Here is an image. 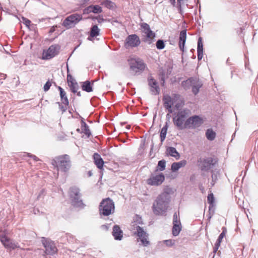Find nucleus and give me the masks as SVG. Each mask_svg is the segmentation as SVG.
Instances as JSON below:
<instances>
[{"label":"nucleus","mask_w":258,"mask_h":258,"mask_svg":"<svg viewBox=\"0 0 258 258\" xmlns=\"http://www.w3.org/2000/svg\"><path fill=\"white\" fill-rule=\"evenodd\" d=\"M170 196L169 192L164 190L156 198L152 208L154 214L156 216L163 215L169 207Z\"/></svg>","instance_id":"obj_1"},{"label":"nucleus","mask_w":258,"mask_h":258,"mask_svg":"<svg viewBox=\"0 0 258 258\" xmlns=\"http://www.w3.org/2000/svg\"><path fill=\"white\" fill-rule=\"evenodd\" d=\"M190 114L191 111L189 109L179 110L173 117L174 124L179 130L186 128L185 121Z\"/></svg>","instance_id":"obj_2"},{"label":"nucleus","mask_w":258,"mask_h":258,"mask_svg":"<svg viewBox=\"0 0 258 258\" xmlns=\"http://www.w3.org/2000/svg\"><path fill=\"white\" fill-rule=\"evenodd\" d=\"M52 164L57 167L58 170L63 172H68L71 167L70 157L67 154L56 157L52 160Z\"/></svg>","instance_id":"obj_3"},{"label":"nucleus","mask_w":258,"mask_h":258,"mask_svg":"<svg viewBox=\"0 0 258 258\" xmlns=\"http://www.w3.org/2000/svg\"><path fill=\"white\" fill-rule=\"evenodd\" d=\"M99 210L101 216H109L114 212V203L110 198H106L100 203Z\"/></svg>","instance_id":"obj_4"},{"label":"nucleus","mask_w":258,"mask_h":258,"mask_svg":"<svg viewBox=\"0 0 258 258\" xmlns=\"http://www.w3.org/2000/svg\"><path fill=\"white\" fill-rule=\"evenodd\" d=\"M70 196L72 205L75 208L83 209L85 205L81 199L80 189L76 187L73 186L70 188Z\"/></svg>","instance_id":"obj_5"},{"label":"nucleus","mask_w":258,"mask_h":258,"mask_svg":"<svg viewBox=\"0 0 258 258\" xmlns=\"http://www.w3.org/2000/svg\"><path fill=\"white\" fill-rule=\"evenodd\" d=\"M128 61L130 69L135 74L143 72L146 68L143 60L139 58H131Z\"/></svg>","instance_id":"obj_6"},{"label":"nucleus","mask_w":258,"mask_h":258,"mask_svg":"<svg viewBox=\"0 0 258 258\" xmlns=\"http://www.w3.org/2000/svg\"><path fill=\"white\" fill-rule=\"evenodd\" d=\"M82 16L78 13H75L68 16L63 21L62 26L66 29L72 28L82 20Z\"/></svg>","instance_id":"obj_7"},{"label":"nucleus","mask_w":258,"mask_h":258,"mask_svg":"<svg viewBox=\"0 0 258 258\" xmlns=\"http://www.w3.org/2000/svg\"><path fill=\"white\" fill-rule=\"evenodd\" d=\"M136 228V231L135 232L134 234L137 235L139 239L142 243V244L144 246H147L150 244V241L148 240V234L143 228L137 224H134L133 225Z\"/></svg>","instance_id":"obj_8"},{"label":"nucleus","mask_w":258,"mask_h":258,"mask_svg":"<svg viewBox=\"0 0 258 258\" xmlns=\"http://www.w3.org/2000/svg\"><path fill=\"white\" fill-rule=\"evenodd\" d=\"M198 165L202 171H209L216 163L215 160L212 157L200 158L198 161Z\"/></svg>","instance_id":"obj_9"},{"label":"nucleus","mask_w":258,"mask_h":258,"mask_svg":"<svg viewBox=\"0 0 258 258\" xmlns=\"http://www.w3.org/2000/svg\"><path fill=\"white\" fill-rule=\"evenodd\" d=\"M60 47L58 44L51 45L47 50H44L42 53V59L44 60L50 59L59 53Z\"/></svg>","instance_id":"obj_10"},{"label":"nucleus","mask_w":258,"mask_h":258,"mask_svg":"<svg viewBox=\"0 0 258 258\" xmlns=\"http://www.w3.org/2000/svg\"><path fill=\"white\" fill-rule=\"evenodd\" d=\"M203 123L202 117L199 115H193L188 117L185 121V127L188 128H195L200 126Z\"/></svg>","instance_id":"obj_11"},{"label":"nucleus","mask_w":258,"mask_h":258,"mask_svg":"<svg viewBox=\"0 0 258 258\" xmlns=\"http://www.w3.org/2000/svg\"><path fill=\"white\" fill-rule=\"evenodd\" d=\"M42 243L45 247L46 254H53L57 251V248L54 243L49 239L43 237Z\"/></svg>","instance_id":"obj_12"},{"label":"nucleus","mask_w":258,"mask_h":258,"mask_svg":"<svg viewBox=\"0 0 258 258\" xmlns=\"http://www.w3.org/2000/svg\"><path fill=\"white\" fill-rule=\"evenodd\" d=\"M165 180V176L162 173L158 175L152 174L150 177L147 180V183L151 185H159Z\"/></svg>","instance_id":"obj_13"},{"label":"nucleus","mask_w":258,"mask_h":258,"mask_svg":"<svg viewBox=\"0 0 258 258\" xmlns=\"http://www.w3.org/2000/svg\"><path fill=\"white\" fill-rule=\"evenodd\" d=\"M141 43L139 37L136 34L128 35L126 39L125 46L126 48L135 47L139 46Z\"/></svg>","instance_id":"obj_14"},{"label":"nucleus","mask_w":258,"mask_h":258,"mask_svg":"<svg viewBox=\"0 0 258 258\" xmlns=\"http://www.w3.org/2000/svg\"><path fill=\"white\" fill-rule=\"evenodd\" d=\"M148 83L151 94L153 95H159L160 92V89L157 81L152 76H150L148 78Z\"/></svg>","instance_id":"obj_15"},{"label":"nucleus","mask_w":258,"mask_h":258,"mask_svg":"<svg viewBox=\"0 0 258 258\" xmlns=\"http://www.w3.org/2000/svg\"><path fill=\"white\" fill-rule=\"evenodd\" d=\"M0 240L4 246L8 249H14L16 248H19L20 246L18 243L12 242L9 238L5 235L0 236Z\"/></svg>","instance_id":"obj_16"},{"label":"nucleus","mask_w":258,"mask_h":258,"mask_svg":"<svg viewBox=\"0 0 258 258\" xmlns=\"http://www.w3.org/2000/svg\"><path fill=\"white\" fill-rule=\"evenodd\" d=\"M163 100L164 107L168 110L169 113H172L173 112L172 106L173 104V102L171 97L169 95L165 96L163 98Z\"/></svg>","instance_id":"obj_17"},{"label":"nucleus","mask_w":258,"mask_h":258,"mask_svg":"<svg viewBox=\"0 0 258 258\" xmlns=\"http://www.w3.org/2000/svg\"><path fill=\"white\" fill-rule=\"evenodd\" d=\"M112 235L116 240H121L122 239L123 237V232L118 225H115L113 226Z\"/></svg>","instance_id":"obj_18"},{"label":"nucleus","mask_w":258,"mask_h":258,"mask_svg":"<svg viewBox=\"0 0 258 258\" xmlns=\"http://www.w3.org/2000/svg\"><path fill=\"white\" fill-rule=\"evenodd\" d=\"M192 84V92L196 95L199 93V89L202 87L203 84L202 82L197 78H194V81Z\"/></svg>","instance_id":"obj_19"},{"label":"nucleus","mask_w":258,"mask_h":258,"mask_svg":"<svg viewBox=\"0 0 258 258\" xmlns=\"http://www.w3.org/2000/svg\"><path fill=\"white\" fill-rule=\"evenodd\" d=\"M93 159L95 164L96 165L97 167L99 169H102L104 162L100 155L97 153H95L93 155Z\"/></svg>","instance_id":"obj_20"},{"label":"nucleus","mask_w":258,"mask_h":258,"mask_svg":"<svg viewBox=\"0 0 258 258\" xmlns=\"http://www.w3.org/2000/svg\"><path fill=\"white\" fill-rule=\"evenodd\" d=\"M186 39V30H182L179 34V47L181 50L183 51L184 45Z\"/></svg>","instance_id":"obj_21"},{"label":"nucleus","mask_w":258,"mask_h":258,"mask_svg":"<svg viewBox=\"0 0 258 258\" xmlns=\"http://www.w3.org/2000/svg\"><path fill=\"white\" fill-rule=\"evenodd\" d=\"M102 11V8L98 5H91L85 9L84 13H91L92 12L95 14H99Z\"/></svg>","instance_id":"obj_22"},{"label":"nucleus","mask_w":258,"mask_h":258,"mask_svg":"<svg viewBox=\"0 0 258 258\" xmlns=\"http://www.w3.org/2000/svg\"><path fill=\"white\" fill-rule=\"evenodd\" d=\"M197 52L198 59L199 60H200L202 59L203 56V44L202 42V39L201 37L199 38L198 41Z\"/></svg>","instance_id":"obj_23"},{"label":"nucleus","mask_w":258,"mask_h":258,"mask_svg":"<svg viewBox=\"0 0 258 258\" xmlns=\"http://www.w3.org/2000/svg\"><path fill=\"white\" fill-rule=\"evenodd\" d=\"M58 89L60 92V96L62 103L65 105L68 106L69 105V102L66 92L60 86L58 87Z\"/></svg>","instance_id":"obj_24"},{"label":"nucleus","mask_w":258,"mask_h":258,"mask_svg":"<svg viewBox=\"0 0 258 258\" xmlns=\"http://www.w3.org/2000/svg\"><path fill=\"white\" fill-rule=\"evenodd\" d=\"M167 152L170 156L174 157L177 160L180 158V154L174 147H169L167 148Z\"/></svg>","instance_id":"obj_25"},{"label":"nucleus","mask_w":258,"mask_h":258,"mask_svg":"<svg viewBox=\"0 0 258 258\" xmlns=\"http://www.w3.org/2000/svg\"><path fill=\"white\" fill-rule=\"evenodd\" d=\"M81 128L82 132L87 136L88 138L91 136V133L89 126L84 121L83 118H82L81 119Z\"/></svg>","instance_id":"obj_26"},{"label":"nucleus","mask_w":258,"mask_h":258,"mask_svg":"<svg viewBox=\"0 0 258 258\" xmlns=\"http://www.w3.org/2000/svg\"><path fill=\"white\" fill-rule=\"evenodd\" d=\"M93 82L91 83L89 81H86L84 82L82 84V90L87 92H91L93 91Z\"/></svg>","instance_id":"obj_27"},{"label":"nucleus","mask_w":258,"mask_h":258,"mask_svg":"<svg viewBox=\"0 0 258 258\" xmlns=\"http://www.w3.org/2000/svg\"><path fill=\"white\" fill-rule=\"evenodd\" d=\"M169 127V124L167 121H166L165 123L164 126L163 127V128L161 129L160 131V140L161 143H162L165 140L167 134V132L168 128Z\"/></svg>","instance_id":"obj_28"},{"label":"nucleus","mask_w":258,"mask_h":258,"mask_svg":"<svg viewBox=\"0 0 258 258\" xmlns=\"http://www.w3.org/2000/svg\"><path fill=\"white\" fill-rule=\"evenodd\" d=\"M194 81V78L191 77L185 81H183L181 83V86L185 90H187L192 86V83Z\"/></svg>","instance_id":"obj_29"},{"label":"nucleus","mask_w":258,"mask_h":258,"mask_svg":"<svg viewBox=\"0 0 258 258\" xmlns=\"http://www.w3.org/2000/svg\"><path fill=\"white\" fill-rule=\"evenodd\" d=\"M100 29L96 25H93L90 31V37H95L99 35Z\"/></svg>","instance_id":"obj_30"},{"label":"nucleus","mask_w":258,"mask_h":258,"mask_svg":"<svg viewBox=\"0 0 258 258\" xmlns=\"http://www.w3.org/2000/svg\"><path fill=\"white\" fill-rule=\"evenodd\" d=\"M173 226L172 227V234L174 236H177L181 230V223L173 224Z\"/></svg>","instance_id":"obj_31"},{"label":"nucleus","mask_w":258,"mask_h":258,"mask_svg":"<svg viewBox=\"0 0 258 258\" xmlns=\"http://www.w3.org/2000/svg\"><path fill=\"white\" fill-rule=\"evenodd\" d=\"M144 33L147 37L145 41L147 42L148 44H151L152 43V39L155 37V33L151 29Z\"/></svg>","instance_id":"obj_32"},{"label":"nucleus","mask_w":258,"mask_h":258,"mask_svg":"<svg viewBox=\"0 0 258 258\" xmlns=\"http://www.w3.org/2000/svg\"><path fill=\"white\" fill-rule=\"evenodd\" d=\"M206 137L208 140L213 141L216 137V133L212 128H209L206 132Z\"/></svg>","instance_id":"obj_33"},{"label":"nucleus","mask_w":258,"mask_h":258,"mask_svg":"<svg viewBox=\"0 0 258 258\" xmlns=\"http://www.w3.org/2000/svg\"><path fill=\"white\" fill-rule=\"evenodd\" d=\"M101 4L109 9H113L114 7V3L109 0H104L101 3Z\"/></svg>","instance_id":"obj_34"},{"label":"nucleus","mask_w":258,"mask_h":258,"mask_svg":"<svg viewBox=\"0 0 258 258\" xmlns=\"http://www.w3.org/2000/svg\"><path fill=\"white\" fill-rule=\"evenodd\" d=\"M166 162L164 160H160L158 163L157 167L158 168L157 170H159L160 171H163L165 169L166 167Z\"/></svg>","instance_id":"obj_35"},{"label":"nucleus","mask_w":258,"mask_h":258,"mask_svg":"<svg viewBox=\"0 0 258 258\" xmlns=\"http://www.w3.org/2000/svg\"><path fill=\"white\" fill-rule=\"evenodd\" d=\"M69 86L70 87L72 92H73L74 93H76V92H77L79 86L77 82L70 84L69 85Z\"/></svg>","instance_id":"obj_36"},{"label":"nucleus","mask_w":258,"mask_h":258,"mask_svg":"<svg viewBox=\"0 0 258 258\" xmlns=\"http://www.w3.org/2000/svg\"><path fill=\"white\" fill-rule=\"evenodd\" d=\"M156 47L158 49H163L165 47V44L163 40H158L156 44Z\"/></svg>","instance_id":"obj_37"},{"label":"nucleus","mask_w":258,"mask_h":258,"mask_svg":"<svg viewBox=\"0 0 258 258\" xmlns=\"http://www.w3.org/2000/svg\"><path fill=\"white\" fill-rule=\"evenodd\" d=\"M180 222L179 213L177 214V212H175L173 214V224L179 223Z\"/></svg>","instance_id":"obj_38"},{"label":"nucleus","mask_w":258,"mask_h":258,"mask_svg":"<svg viewBox=\"0 0 258 258\" xmlns=\"http://www.w3.org/2000/svg\"><path fill=\"white\" fill-rule=\"evenodd\" d=\"M217 180H218L217 173L212 172V181L211 182L212 186H214V185L215 184V183L216 182Z\"/></svg>","instance_id":"obj_39"},{"label":"nucleus","mask_w":258,"mask_h":258,"mask_svg":"<svg viewBox=\"0 0 258 258\" xmlns=\"http://www.w3.org/2000/svg\"><path fill=\"white\" fill-rule=\"evenodd\" d=\"M208 203L212 205L214 202V197L213 194H209L207 197Z\"/></svg>","instance_id":"obj_40"},{"label":"nucleus","mask_w":258,"mask_h":258,"mask_svg":"<svg viewBox=\"0 0 258 258\" xmlns=\"http://www.w3.org/2000/svg\"><path fill=\"white\" fill-rule=\"evenodd\" d=\"M163 242L168 246H172L175 244V241L172 239L164 240Z\"/></svg>","instance_id":"obj_41"},{"label":"nucleus","mask_w":258,"mask_h":258,"mask_svg":"<svg viewBox=\"0 0 258 258\" xmlns=\"http://www.w3.org/2000/svg\"><path fill=\"white\" fill-rule=\"evenodd\" d=\"M67 81H68V85H69L70 84H72V83L76 82L75 80L73 77V76L69 74H68V75H67Z\"/></svg>","instance_id":"obj_42"},{"label":"nucleus","mask_w":258,"mask_h":258,"mask_svg":"<svg viewBox=\"0 0 258 258\" xmlns=\"http://www.w3.org/2000/svg\"><path fill=\"white\" fill-rule=\"evenodd\" d=\"M51 86V82L48 80L46 82L43 87V90L45 92H47L50 89V87Z\"/></svg>","instance_id":"obj_43"},{"label":"nucleus","mask_w":258,"mask_h":258,"mask_svg":"<svg viewBox=\"0 0 258 258\" xmlns=\"http://www.w3.org/2000/svg\"><path fill=\"white\" fill-rule=\"evenodd\" d=\"M180 167L176 162H174L171 165V170L172 171L175 172L179 170Z\"/></svg>","instance_id":"obj_44"},{"label":"nucleus","mask_w":258,"mask_h":258,"mask_svg":"<svg viewBox=\"0 0 258 258\" xmlns=\"http://www.w3.org/2000/svg\"><path fill=\"white\" fill-rule=\"evenodd\" d=\"M141 27L144 29L143 32L145 33L150 29L149 25L147 23H143L141 25Z\"/></svg>","instance_id":"obj_45"},{"label":"nucleus","mask_w":258,"mask_h":258,"mask_svg":"<svg viewBox=\"0 0 258 258\" xmlns=\"http://www.w3.org/2000/svg\"><path fill=\"white\" fill-rule=\"evenodd\" d=\"M225 232H224V231H223L222 232V233L219 235V237H218V239H217L216 241L218 242V243L219 242L221 243L222 240V239H223V237L225 236Z\"/></svg>","instance_id":"obj_46"},{"label":"nucleus","mask_w":258,"mask_h":258,"mask_svg":"<svg viewBox=\"0 0 258 258\" xmlns=\"http://www.w3.org/2000/svg\"><path fill=\"white\" fill-rule=\"evenodd\" d=\"M176 163H177V164H178V166L180 168L181 167L185 166L187 163V162L185 160H183L180 161V162H176Z\"/></svg>","instance_id":"obj_47"},{"label":"nucleus","mask_w":258,"mask_h":258,"mask_svg":"<svg viewBox=\"0 0 258 258\" xmlns=\"http://www.w3.org/2000/svg\"><path fill=\"white\" fill-rule=\"evenodd\" d=\"M22 19H23L24 24H25L27 27H29V26L30 25V23H31L30 20H29V19H28L26 18H24V17H23Z\"/></svg>","instance_id":"obj_48"},{"label":"nucleus","mask_w":258,"mask_h":258,"mask_svg":"<svg viewBox=\"0 0 258 258\" xmlns=\"http://www.w3.org/2000/svg\"><path fill=\"white\" fill-rule=\"evenodd\" d=\"M220 243H218V242H216L215 244V246L214 247V248H213V252L214 253H216L217 251V250L218 249L220 245Z\"/></svg>","instance_id":"obj_49"},{"label":"nucleus","mask_w":258,"mask_h":258,"mask_svg":"<svg viewBox=\"0 0 258 258\" xmlns=\"http://www.w3.org/2000/svg\"><path fill=\"white\" fill-rule=\"evenodd\" d=\"M59 108L62 111V113L64 112L67 110V105H66V106H64L59 103Z\"/></svg>","instance_id":"obj_50"},{"label":"nucleus","mask_w":258,"mask_h":258,"mask_svg":"<svg viewBox=\"0 0 258 258\" xmlns=\"http://www.w3.org/2000/svg\"><path fill=\"white\" fill-rule=\"evenodd\" d=\"M44 193L45 190L43 189H42L37 196V199L39 200L42 196H43L44 195Z\"/></svg>","instance_id":"obj_51"},{"label":"nucleus","mask_w":258,"mask_h":258,"mask_svg":"<svg viewBox=\"0 0 258 258\" xmlns=\"http://www.w3.org/2000/svg\"><path fill=\"white\" fill-rule=\"evenodd\" d=\"M95 19L97 20V22L99 23L104 21V19L100 16L96 17Z\"/></svg>","instance_id":"obj_52"},{"label":"nucleus","mask_w":258,"mask_h":258,"mask_svg":"<svg viewBox=\"0 0 258 258\" xmlns=\"http://www.w3.org/2000/svg\"><path fill=\"white\" fill-rule=\"evenodd\" d=\"M183 4H177V8H178V10L179 11V12L180 14H182V5Z\"/></svg>","instance_id":"obj_53"},{"label":"nucleus","mask_w":258,"mask_h":258,"mask_svg":"<svg viewBox=\"0 0 258 258\" xmlns=\"http://www.w3.org/2000/svg\"><path fill=\"white\" fill-rule=\"evenodd\" d=\"M161 80L162 81L161 85L162 86H164L165 83V77L164 74H162V76H161Z\"/></svg>","instance_id":"obj_54"},{"label":"nucleus","mask_w":258,"mask_h":258,"mask_svg":"<svg viewBox=\"0 0 258 258\" xmlns=\"http://www.w3.org/2000/svg\"><path fill=\"white\" fill-rule=\"evenodd\" d=\"M137 221L139 224H143L142 222V219L141 217H139L138 216H137Z\"/></svg>","instance_id":"obj_55"},{"label":"nucleus","mask_w":258,"mask_h":258,"mask_svg":"<svg viewBox=\"0 0 258 258\" xmlns=\"http://www.w3.org/2000/svg\"><path fill=\"white\" fill-rule=\"evenodd\" d=\"M177 4H184L187 1V0H177Z\"/></svg>","instance_id":"obj_56"},{"label":"nucleus","mask_w":258,"mask_h":258,"mask_svg":"<svg viewBox=\"0 0 258 258\" xmlns=\"http://www.w3.org/2000/svg\"><path fill=\"white\" fill-rule=\"evenodd\" d=\"M101 227L103 229L107 230L108 229V226L106 225H102L101 226Z\"/></svg>","instance_id":"obj_57"},{"label":"nucleus","mask_w":258,"mask_h":258,"mask_svg":"<svg viewBox=\"0 0 258 258\" xmlns=\"http://www.w3.org/2000/svg\"><path fill=\"white\" fill-rule=\"evenodd\" d=\"M170 113H169L168 112V113H167V114H166V118L167 119V121L168 122L169 121V119H170V117H171V115H170Z\"/></svg>","instance_id":"obj_58"},{"label":"nucleus","mask_w":258,"mask_h":258,"mask_svg":"<svg viewBox=\"0 0 258 258\" xmlns=\"http://www.w3.org/2000/svg\"><path fill=\"white\" fill-rule=\"evenodd\" d=\"M169 2H170L172 6H173L174 7L175 6V0H169Z\"/></svg>","instance_id":"obj_59"},{"label":"nucleus","mask_w":258,"mask_h":258,"mask_svg":"<svg viewBox=\"0 0 258 258\" xmlns=\"http://www.w3.org/2000/svg\"><path fill=\"white\" fill-rule=\"evenodd\" d=\"M30 156L31 157H32L34 160H35V161L38 160V158L36 156H35V155H31Z\"/></svg>","instance_id":"obj_60"},{"label":"nucleus","mask_w":258,"mask_h":258,"mask_svg":"<svg viewBox=\"0 0 258 258\" xmlns=\"http://www.w3.org/2000/svg\"><path fill=\"white\" fill-rule=\"evenodd\" d=\"M76 93H77V95L78 96H81V92L80 91H79V92L77 91V92H76Z\"/></svg>","instance_id":"obj_61"},{"label":"nucleus","mask_w":258,"mask_h":258,"mask_svg":"<svg viewBox=\"0 0 258 258\" xmlns=\"http://www.w3.org/2000/svg\"><path fill=\"white\" fill-rule=\"evenodd\" d=\"M2 77L4 79L6 78V75L5 74H1Z\"/></svg>","instance_id":"obj_62"},{"label":"nucleus","mask_w":258,"mask_h":258,"mask_svg":"<svg viewBox=\"0 0 258 258\" xmlns=\"http://www.w3.org/2000/svg\"><path fill=\"white\" fill-rule=\"evenodd\" d=\"M88 174H89V176H91L92 175V172H91V171H90L89 172V173H88Z\"/></svg>","instance_id":"obj_63"},{"label":"nucleus","mask_w":258,"mask_h":258,"mask_svg":"<svg viewBox=\"0 0 258 258\" xmlns=\"http://www.w3.org/2000/svg\"><path fill=\"white\" fill-rule=\"evenodd\" d=\"M77 132H80V129L78 128V129L77 130Z\"/></svg>","instance_id":"obj_64"}]
</instances>
